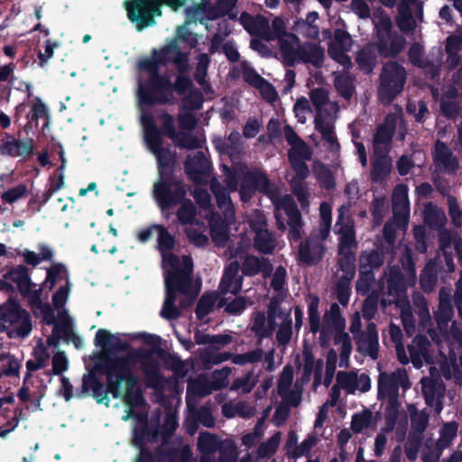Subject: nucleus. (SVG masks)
Instances as JSON below:
<instances>
[{
  "label": "nucleus",
  "instance_id": "1",
  "mask_svg": "<svg viewBox=\"0 0 462 462\" xmlns=\"http://www.w3.org/2000/svg\"><path fill=\"white\" fill-rule=\"evenodd\" d=\"M95 369L106 377V386L100 381L91 392L97 403L108 406V393L115 399L123 396L126 405L132 409L141 407L144 403L140 380L132 369L129 356L100 355Z\"/></svg>",
  "mask_w": 462,
  "mask_h": 462
},
{
  "label": "nucleus",
  "instance_id": "2",
  "mask_svg": "<svg viewBox=\"0 0 462 462\" xmlns=\"http://www.w3.org/2000/svg\"><path fill=\"white\" fill-rule=\"evenodd\" d=\"M163 263L171 270L166 272L165 299L161 310V316L167 320L177 319L180 311L176 308L177 294L189 293L192 284L193 262L190 256L182 257V266L178 255L169 253L162 254Z\"/></svg>",
  "mask_w": 462,
  "mask_h": 462
},
{
  "label": "nucleus",
  "instance_id": "3",
  "mask_svg": "<svg viewBox=\"0 0 462 462\" xmlns=\"http://www.w3.org/2000/svg\"><path fill=\"white\" fill-rule=\"evenodd\" d=\"M158 179L152 187V198L162 211L174 208L187 197L188 188L176 174V152L156 158Z\"/></svg>",
  "mask_w": 462,
  "mask_h": 462
},
{
  "label": "nucleus",
  "instance_id": "4",
  "mask_svg": "<svg viewBox=\"0 0 462 462\" xmlns=\"http://www.w3.org/2000/svg\"><path fill=\"white\" fill-rule=\"evenodd\" d=\"M346 209L341 206L337 209V218L334 226L335 234L338 235L337 254L340 258L337 265L340 271L350 278L356 274V250L358 246L355 220L346 214Z\"/></svg>",
  "mask_w": 462,
  "mask_h": 462
},
{
  "label": "nucleus",
  "instance_id": "5",
  "mask_svg": "<svg viewBox=\"0 0 462 462\" xmlns=\"http://www.w3.org/2000/svg\"><path fill=\"white\" fill-rule=\"evenodd\" d=\"M186 3L187 0H126L124 5L128 20L138 32H142L155 25V17L162 15V5L176 11Z\"/></svg>",
  "mask_w": 462,
  "mask_h": 462
},
{
  "label": "nucleus",
  "instance_id": "6",
  "mask_svg": "<svg viewBox=\"0 0 462 462\" xmlns=\"http://www.w3.org/2000/svg\"><path fill=\"white\" fill-rule=\"evenodd\" d=\"M147 79L138 81L137 97L142 106L156 105H172L175 102L171 95V79L167 74L156 70L145 72Z\"/></svg>",
  "mask_w": 462,
  "mask_h": 462
},
{
  "label": "nucleus",
  "instance_id": "7",
  "mask_svg": "<svg viewBox=\"0 0 462 462\" xmlns=\"http://www.w3.org/2000/svg\"><path fill=\"white\" fill-rule=\"evenodd\" d=\"M406 69L396 60H388L379 74L378 98L383 105L392 104L403 91L407 82Z\"/></svg>",
  "mask_w": 462,
  "mask_h": 462
},
{
  "label": "nucleus",
  "instance_id": "8",
  "mask_svg": "<svg viewBox=\"0 0 462 462\" xmlns=\"http://www.w3.org/2000/svg\"><path fill=\"white\" fill-rule=\"evenodd\" d=\"M0 317L4 326L8 325L12 329L8 332L9 337L24 338L32 329L31 314L23 309L14 297L0 305Z\"/></svg>",
  "mask_w": 462,
  "mask_h": 462
},
{
  "label": "nucleus",
  "instance_id": "9",
  "mask_svg": "<svg viewBox=\"0 0 462 462\" xmlns=\"http://www.w3.org/2000/svg\"><path fill=\"white\" fill-rule=\"evenodd\" d=\"M376 45L379 56L384 59H395L405 48V37L393 30V23L389 17L380 19Z\"/></svg>",
  "mask_w": 462,
  "mask_h": 462
},
{
  "label": "nucleus",
  "instance_id": "10",
  "mask_svg": "<svg viewBox=\"0 0 462 462\" xmlns=\"http://www.w3.org/2000/svg\"><path fill=\"white\" fill-rule=\"evenodd\" d=\"M180 55H188L181 51L176 40L162 47L161 50H153L150 57H144L137 61V69L140 72H151L156 70L161 73V67L166 66L169 62L175 65V60Z\"/></svg>",
  "mask_w": 462,
  "mask_h": 462
},
{
  "label": "nucleus",
  "instance_id": "11",
  "mask_svg": "<svg viewBox=\"0 0 462 462\" xmlns=\"http://www.w3.org/2000/svg\"><path fill=\"white\" fill-rule=\"evenodd\" d=\"M360 328L361 320L359 316H357L351 320L349 327V330L353 334L359 332L356 340V349L358 352L368 356L373 360H376L379 352V337L376 325L374 322H370L367 324L365 331H360Z\"/></svg>",
  "mask_w": 462,
  "mask_h": 462
},
{
  "label": "nucleus",
  "instance_id": "12",
  "mask_svg": "<svg viewBox=\"0 0 462 462\" xmlns=\"http://www.w3.org/2000/svg\"><path fill=\"white\" fill-rule=\"evenodd\" d=\"M411 387L409 375L404 368H397L392 373L380 372L378 376L377 395L379 400L386 396H399V388Z\"/></svg>",
  "mask_w": 462,
  "mask_h": 462
},
{
  "label": "nucleus",
  "instance_id": "13",
  "mask_svg": "<svg viewBox=\"0 0 462 462\" xmlns=\"http://www.w3.org/2000/svg\"><path fill=\"white\" fill-rule=\"evenodd\" d=\"M271 193V180L268 175L258 168L244 172L240 184V196L242 200L250 199L256 192Z\"/></svg>",
  "mask_w": 462,
  "mask_h": 462
},
{
  "label": "nucleus",
  "instance_id": "14",
  "mask_svg": "<svg viewBox=\"0 0 462 462\" xmlns=\"http://www.w3.org/2000/svg\"><path fill=\"white\" fill-rule=\"evenodd\" d=\"M141 122L143 126L146 144L155 158L174 152L170 147L163 146V139L160 137L159 127L151 113L143 114Z\"/></svg>",
  "mask_w": 462,
  "mask_h": 462
},
{
  "label": "nucleus",
  "instance_id": "15",
  "mask_svg": "<svg viewBox=\"0 0 462 462\" xmlns=\"http://www.w3.org/2000/svg\"><path fill=\"white\" fill-rule=\"evenodd\" d=\"M184 171L193 183L201 184L210 175L212 164L203 152L198 151L193 156L187 157Z\"/></svg>",
  "mask_w": 462,
  "mask_h": 462
},
{
  "label": "nucleus",
  "instance_id": "16",
  "mask_svg": "<svg viewBox=\"0 0 462 462\" xmlns=\"http://www.w3.org/2000/svg\"><path fill=\"white\" fill-rule=\"evenodd\" d=\"M143 357L144 359L140 364V369L145 376L146 387L155 391L162 390L164 386V376L161 373L160 363L151 356V353Z\"/></svg>",
  "mask_w": 462,
  "mask_h": 462
},
{
  "label": "nucleus",
  "instance_id": "17",
  "mask_svg": "<svg viewBox=\"0 0 462 462\" xmlns=\"http://www.w3.org/2000/svg\"><path fill=\"white\" fill-rule=\"evenodd\" d=\"M301 44L300 38L294 33H289L287 38L280 39L279 52L285 67H294L298 62Z\"/></svg>",
  "mask_w": 462,
  "mask_h": 462
},
{
  "label": "nucleus",
  "instance_id": "18",
  "mask_svg": "<svg viewBox=\"0 0 462 462\" xmlns=\"http://www.w3.org/2000/svg\"><path fill=\"white\" fill-rule=\"evenodd\" d=\"M326 247L319 240L306 239L300 242L298 250V260L300 263L308 266L319 263L324 254Z\"/></svg>",
  "mask_w": 462,
  "mask_h": 462
},
{
  "label": "nucleus",
  "instance_id": "19",
  "mask_svg": "<svg viewBox=\"0 0 462 462\" xmlns=\"http://www.w3.org/2000/svg\"><path fill=\"white\" fill-rule=\"evenodd\" d=\"M5 136L7 140L0 143L1 155L31 157L33 154L34 147L32 139L26 141L16 140L8 133H5Z\"/></svg>",
  "mask_w": 462,
  "mask_h": 462
},
{
  "label": "nucleus",
  "instance_id": "20",
  "mask_svg": "<svg viewBox=\"0 0 462 462\" xmlns=\"http://www.w3.org/2000/svg\"><path fill=\"white\" fill-rule=\"evenodd\" d=\"M165 443L156 448L157 462H191L193 453L189 445L182 447L164 446Z\"/></svg>",
  "mask_w": 462,
  "mask_h": 462
},
{
  "label": "nucleus",
  "instance_id": "21",
  "mask_svg": "<svg viewBox=\"0 0 462 462\" xmlns=\"http://www.w3.org/2000/svg\"><path fill=\"white\" fill-rule=\"evenodd\" d=\"M241 271L247 277H253L261 273L264 278H267L272 275L273 267L268 258L247 254L242 263Z\"/></svg>",
  "mask_w": 462,
  "mask_h": 462
},
{
  "label": "nucleus",
  "instance_id": "22",
  "mask_svg": "<svg viewBox=\"0 0 462 462\" xmlns=\"http://www.w3.org/2000/svg\"><path fill=\"white\" fill-rule=\"evenodd\" d=\"M175 67L178 71L175 82H171V95L176 92L178 95H184L193 87V82L187 75L189 69V56L180 55L175 60Z\"/></svg>",
  "mask_w": 462,
  "mask_h": 462
},
{
  "label": "nucleus",
  "instance_id": "23",
  "mask_svg": "<svg viewBox=\"0 0 462 462\" xmlns=\"http://www.w3.org/2000/svg\"><path fill=\"white\" fill-rule=\"evenodd\" d=\"M95 345L105 351L103 355H108L110 356H112L110 354L125 351L129 346L128 343L124 342L119 337L111 334L105 328H99L97 331Z\"/></svg>",
  "mask_w": 462,
  "mask_h": 462
},
{
  "label": "nucleus",
  "instance_id": "24",
  "mask_svg": "<svg viewBox=\"0 0 462 462\" xmlns=\"http://www.w3.org/2000/svg\"><path fill=\"white\" fill-rule=\"evenodd\" d=\"M378 55L376 42L364 45L356 56L358 69L365 75L371 74L377 64Z\"/></svg>",
  "mask_w": 462,
  "mask_h": 462
},
{
  "label": "nucleus",
  "instance_id": "25",
  "mask_svg": "<svg viewBox=\"0 0 462 462\" xmlns=\"http://www.w3.org/2000/svg\"><path fill=\"white\" fill-rule=\"evenodd\" d=\"M3 277L14 282L22 296H27L30 293V287L34 286L29 274V269L23 264L10 268Z\"/></svg>",
  "mask_w": 462,
  "mask_h": 462
},
{
  "label": "nucleus",
  "instance_id": "26",
  "mask_svg": "<svg viewBox=\"0 0 462 462\" xmlns=\"http://www.w3.org/2000/svg\"><path fill=\"white\" fill-rule=\"evenodd\" d=\"M325 50L319 44L305 42L301 44L299 60L306 64H311L317 69H319L324 64Z\"/></svg>",
  "mask_w": 462,
  "mask_h": 462
},
{
  "label": "nucleus",
  "instance_id": "27",
  "mask_svg": "<svg viewBox=\"0 0 462 462\" xmlns=\"http://www.w3.org/2000/svg\"><path fill=\"white\" fill-rule=\"evenodd\" d=\"M160 435H162V432L158 425L149 426L147 422H144L141 426L134 428L133 444L139 448L140 450L143 448H147L145 447L146 443L157 442Z\"/></svg>",
  "mask_w": 462,
  "mask_h": 462
},
{
  "label": "nucleus",
  "instance_id": "28",
  "mask_svg": "<svg viewBox=\"0 0 462 462\" xmlns=\"http://www.w3.org/2000/svg\"><path fill=\"white\" fill-rule=\"evenodd\" d=\"M387 148L384 152L381 151L378 154H374L376 158L372 162L371 180L373 182H381L385 180L392 171V160L387 156Z\"/></svg>",
  "mask_w": 462,
  "mask_h": 462
},
{
  "label": "nucleus",
  "instance_id": "29",
  "mask_svg": "<svg viewBox=\"0 0 462 462\" xmlns=\"http://www.w3.org/2000/svg\"><path fill=\"white\" fill-rule=\"evenodd\" d=\"M393 202L394 206V217L397 221L406 223L409 217V200L407 187L405 185H399L395 188L393 195Z\"/></svg>",
  "mask_w": 462,
  "mask_h": 462
},
{
  "label": "nucleus",
  "instance_id": "30",
  "mask_svg": "<svg viewBox=\"0 0 462 462\" xmlns=\"http://www.w3.org/2000/svg\"><path fill=\"white\" fill-rule=\"evenodd\" d=\"M416 1L417 0H402L397 5L398 14L396 16V25L402 32L413 31L416 26L410 7V5L415 4Z\"/></svg>",
  "mask_w": 462,
  "mask_h": 462
},
{
  "label": "nucleus",
  "instance_id": "31",
  "mask_svg": "<svg viewBox=\"0 0 462 462\" xmlns=\"http://www.w3.org/2000/svg\"><path fill=\"white\" fill-rule=\"evenodd\" d=\"M310 151H308V153L303 152L301 155L288 152V161L295 172L292 181H304V180L309 176L310 170L305 161H310Z\"/></svg>",
  "mask_w": 462,
  "mask_h": 462
},
{
  "label": "nucleus",
  "instance_id": "32",
  "mask_svg": "<svg viewBox=\"0 0 462 462\" xmlns=\"http://www.w3.org/2000/svg\"><path fill=\"white\" fill-rule=\"evenodd\" d=\"M395 131L396 125L393 121L391 123L385 122L376 128L373 140L374 154H378L382 151L380 148L381 144L387 147L391 145Z\"/></svg>",
  "mask_w": 462,
  "mask_h": 462
},
{
  "label": "nucleus",
  "instance_id": "33",
  "mask_svg": "<svg viewBox=\"0 0 462 462\" xmlns=\"http://www.w3.org/2000/svg\"><path fill=\"white\" fill-rule=\"evenodd\" d=\"M383 250L370 249L363 251L359 255V269L374 272L383 265Z\"/></svg>",
  "mask_w": 462,
  "mask_h": 462
},
{
  "label": "nucleus",
  "instance_id": "34",
  "mask_svg": "<svg viewBox=\"0 0 462 462\" xmlns=\"http://www.w3.org/2000/svg\"><path fill=\"white\" fill-rule=\"evenodd\" d=\"M388 294L395 299L401 298L406 293L404 276L400 269H391L387 279Z\"/></svg>",
  "mask_w": 462,
  "mask_h": 462
},
{
  "label": "nucleus",
  "instance_id": "35",
  "mask_svg": "<svg viewBox=\"0 0 462 462\" xmlns=\"http://www.w3.org/2000/svg\"><path fill=\"white\" fill-rule=\"evenodd\" d=\"M210 190L213 193L217 205L220 209L228 211L234 210L231 197L226 188L224 187L217 179H212L210 181Z\"/></svg>",
  "mask_w": 462,
  "mask_h": 462
},
{
  "label": "nucleus",
  "instance_id": "36",
  "mask_svg": "<svg viewBox=\"0 0 462 462\" xmlns=\"http://www.w3.org/2000/svg\"><path fill=\"white\" fill-rule=\"evenodd\" d=\"M222 444L217 435L201 432L198 438L197 448L203 456L211 455L218 450Z\"/></svg>",
  "mask_w": 462,
  "mask_h": 462
},
{
  "label": "nucleus",
  "instance_id": "37",
  "mask_svg": "<svg viewBox=\"0 0 462 462\" xmlns=\"http://www.w3.org/2000/svg\"><path fill=\"white\" fill-rule=\"evenodd\" d=\"M284 136L287 143L291 146L288 152L301 155L303 152L308 153V151H310L308 144L298 135L291 126L286 125L284 127Z\"/></svg>",
  "mask_w": 462,
  "mask_h": 462
},
{
  "label": "nucleus",
  "instance_id": "38",
  "mask_svg": "<svg viewBox=\"0 0 462 462\" xmlns=\"http://www.w3.org/2000/svg\"><path fill=\"white\" fill-rule=\"evenodd\" d=\"M387 403L384 411L385 423L387 427V430H393L395 427L400 411L399 408L401 406L399 396H386Z\"/></svg>",
  "mask_w": 462,
  "mask_h": 462
},
{
  "label": "nucleus",
  "instance_id": "39",
  "mask_svg": "<svg viewBox=\"0 0 462 462\" xmlns=\"http://www.w3.org/2000/svg\"><path fill=\"white\" fill-rule=\"evenodd\" d=\"M242 73L244 80L251 87L262 88L265 85L272 88L273 95H276L271 84L259 75L254 68L249 67L246 62H243L242 64Z\"/></svg>",
  "mask_w": 462,
  "mask_h": 462
},
{
  "label": "nucleus",
  "instance_id": "40",
  "mask_svg": "<svg viewBox=\"0 0 462 462\" xmlns=\"http://www.w3.org/2000/svg\"><path fill=\"white\" fill-rule=\"evenodd\" d=\"M21 365L10 354H0V378L3 376H18Z\"/></svg>",
  "mask_w": 462,
  "mask_h": 462
},
{
  "label": "nucleus",
  "instance_id": "41",
  "mask_svg": "<svg viewBox=\"0 0 462 462\" xmlns=\"http://www.w3.org/2000/svg\"><path fill=\"white\" fill-rule=\"evenodd\" d=\"M177 217L182 225L192 224L197 216V208L194 203L185 197V199L179 204Z\"/></svg>",
  "mask_w": 462,
  "mask_h": 462
},
{
  "label": "nucleus",
  "instance_id": "42",
  "mask_svg": "<svg viewBox=\"0 0 462 462\" xmlns=\"http://www.w3.org/2000/svg\"><path fill=\"white\" fill-rule=\"evenodd\" d=\"M218 307H225V311L230 315H240L246 309L247 300L244 296H236L235 299L228 302V299L223 297L218 302Z\"/></svg>",
  "mask_w": 462,
  "mask_h": 462
},
{
  "label": "nucleus",
  "instance_id": "43",
  "mask_svg": "<svg viewBox=\"0 0 462 462\" xmlns=\"http://www.w3.org/2000/svg\"><path fill=\"white\" fill-rule=\"evenodd\" d=\"M337 93L346 100L351 99L355 92L354 80L349 75H339L334 81Z\"/></svg>",
  "mask_w": 462,
  "mask_h": 462
},
{
  "label": "nucleus",
  "instance_id": "44",
  "mask_svg": "<svg viewBox=\"0 0 462 462\" xmlns=\"http://www.w3.org/2000/svg\"><path fill=\"white\" fill-rule=\"evenodd\" d=\"M216 300L217 297L213 293H205L200 297L195 309L199 320H202L212 311Z\"/></svg>",
  "mask_w": 462,
  "mask_h": 462
},
{
  "label": "nucleus",
  "instance_id": "45",
  "mask_svg": "<svg viewBox=\"0 0 462 462\" xmlns=\"http://www.w3.org/2000/svg\"><path fill=\"white\" fill-rule=\"evenodd\" d=\"M96 372L97 371L94 368L92 371L83 375L81 388L79 389L76 393L78 398L82 399L89 395L90 393L100 383V380L97 376Z\"/></svg>",
  "mask_w": 462,
  "mask_h": 462
},
{
  "label": "nucleus",
  "instance_id": "46",
  "mask_svg": "<svg viewBox=\"0 0 462 462\" xmlns=\"http://www.w3.org/2000/svg\"><path fill=\"white\" fill-rule=\"evenodd\" d=\"M157 356L170 370L180 372L184 368V362L175 353H170L163 348H159L157 351Z\"/></svg>",
  "mask_w": 462,
  "mask_h": 462
},
{
  "label": "nucleus",
  "instance_id": "47",
  "mask_svg": "<svg viewBox=\"0 0 462 462\" xmlns=\"http://www.w3.org/2000/svg\"><path fill=\"white\" fill-rule=\"evenodd\" d=\"M254 246L265 254H272L274 250L273 239L268 230H260L254 237Z\"/></svg>",
  "mask_w": 462,
  "mask_h": 462
},
{
  "label": "nucleus",
  "instance_id": "48",
  "mask_svg": "<svg viewBox=\"0 0 462 462\" xmlns=\"http://www.w3.org/2000/svg\"><path fill=\"white\" fill-rule=\"evenodd\" d=\"M351 281L346 275H341L336 283V292L338 302L346 306L351 296Z\"/></svg>",
  "mask_w": 462,
  "mask_h": 462
},
{
  "label": "nucleus",
  "instance_id": "49",
  "mask_svg": "<svg viewBox=\"0 0 462 462\" xmlns=\"http://www.w3.org/2000/svg\"><path fill=\"white\" fill-rule=\"evenodd\" d=\"M247 18L250 20L249 25H245V30L251 34V35H258L264 30L268 24V20L263 16V15H257L256 17L251 16L249 14L244 12L241 14V19Z\"/></svg>",
  "mask_w": 462,
  "mask_h": 462
},
{
  "label": "nucleus",
  "instance_id": "50",
  "mask_svg": "<svg viewBox=\"0 0 462 462\" xmlns=\"http://www.w3.org/2000/svg\"><path fill=\"white\" fill-rule=\"evenodd\" d=\"M425 223L433 229H439L446 224L447 218L444 213L432 207H427L424 212Z\"/></svg>",
  "mask_w": 462,
  "mask_h": 462
},
{
  "label": "nucleus",
  "instance_id": "51",
  "mask_svg": "<svg viewBox=\"0 0 462 462\" xmlns=\"http://www.w3.org/2000/svg\"><path fill=\"white\" fill-rule=\"evenodd\" d=\"M458 424L457 421L446 422L441 427L439 443L442 448H448L457 435Z\"/></svg>",
  "mask_w": 462,
  "mask_h": 462
},
{
  "label": "nucleus",
  "instance_id": "52",
  "mask_svg": "<svg viewBox=\"0 0 462 462\" xmlns=\"http://www.w3.org/2000/svg\"><path fill=\"white\" fill-rule=\"evenodd\" d=\"M28 194V188L21 183L13 187L1 194V199L4 203L14 204L17 200L25 198Z\"/></svg>",
  "mask_w": 462,
  "mask_h": 462
},
{
  "label": "nucleus",
  "instance_id": "53",
  "mask_svg": "<svg viewBox=\"0 0 462 462\" xmlns=\"http://www.w3.org/2000/svg\"><path fill=\"white\" fill-rule=\"evenodd\" d=\"M158 231V248L162 254L171 251L175 245L174 236L161 225H154Z\"/></svg>",
  "mask_w": 462,
  "mask_h": 462
},
{
  "label": "nucleus",
  "instance_id": "54",
  "mask_svg": "<svg viewBox=\"0 0 462 462\" xmlns=\"http://www.w3.org/2000/svg\"><path fill=\"white\" fill-rule=\"evenodd\" d=\"M173 142L180 149L193 150L201 146L200 141L189 132H180L174 138Z\"/></svg>",
  "mask_w": 462,
  "mask_h": 462
},
{
  "label": "nucleus",
  "instance_id": "55",
  "mask_svg": "<svg viewBox=\"0 0 462 462\" xmlns=\"http://www.w3.org/2000/svg\"><path fill=\"white\" fill-rule=\"evenodd\" d=\"M437 281V273L433 268L426 265L421 271L420 277V284L422 291L427 293L431 292L436 287Z\"/></svg>",
  "mask_w": 462,
  "mask_h": 462
},
{
  "label": "nucleus",
  "instance_id": "56",
  "mask_svg": "<svg viewBox=\"0 0 462 462\" xmlns=\"http://www.w3.org/2000/svg\"><path fill=\"white\" fill-rule=\"evenodd\" d=\"M373 413L369 410H365L361 413H355L352 416L351 430L355 433H360L363 430L367 429L372 421Z\"/></svg>",
  "mask_w": 462,
  "mask_h": 462
},
{
  "label": "nucleus",
  "instance_id": "57",
  "mask_svg": "<svg viewBox=\"0 0 462 462\" xmlns=\"http://www.w3.org/2000/svg\"><path fill=\"white\" fill-rule=\"evenodd\" d=\"M27 117L30 118L31 121L36 122V124L39 119L44 118L46 120L44 126L49 125L50 117L48 108L40 97H36L34 98V103Z\"/></svg>",
  "mask_w": 462,
  "mask_h": 462
},
{
  "label": "nucleus",
  "instance_id": "58",
  "mask_svg": "<svg viewBox=\"0 0 462 462\" xmlns=\"http://www.w3.org/2000/svg\"><path fill=\"white\" fill-rule=\"evenodd\" d=\"M291 192L297 198L302 209L310 206V193L304 181H291Z\"/></svg>",
  "mask_w": 462,
  "mask_h": 462
},
{
  "label": "nucleus",
  "instance_id": "59",
  "mask_svg": "<svg viewBox=\"0 0 462 462\" xmlns=\"http://www.w3.org/2000/svg\"><path fill=\"white\" fill-rule=\"evenodd\" d=\"M64 272H66V268L63 263H53L47 269V275L42 283V287L49 289L50 291L52 290L57 281L60 279V274Z\"/></svg>",
  "mask_w": 462,
  "mask_h": 462
},
{
  "label": "nucleus",
  "instance_id": "60",
  "mask_svg": "<svg viewBox=\"0 0 462 462\" xmlns=\"http://www.w3.org/2000/svg\"><path fill=\"white\" fill-rule=\"evenodd\" d=\"M291 336L292 321L291 314H286V319L280 325L276 332V340L279 345L285 346L291 341Z\"/></svg>",
  "mask_w": 462,
  "mask_h": 462
},
{
  "label": "nucleus",
  "instance_id": "61",
  "mask_svg": "<svg viewBox=\"0 0 462 462\" xmlns=\"http://www.w3.org/2000/svg\"><path fill=\"white\" fill-rule=\"evenodd\" d=\"M320 214V234L326 237L330 230L332 223L331 207L327 202H322L319 207Z\"/></svg>",
  "mask_w": 462,
  "mask_h": 462
},
{
  "label": "nucleus",
  "instance_id": "62",
  "mask_svg": "<svg viewBox=\"0 0 462 462\" xmlns=\"http://www.w3.org/2000/svg\"><path fill=\"white\" fill-rule=\"evenodd\" d=\"M210 63V59L208 54L202 53L198 58V64L194 73L195 80L200 85L204 86L206 83V77L208 69Z\"/></svg>",
  "mask_w": 462,
  "mask_h": 462
},
{
  "label": "nucleus",
  "instance_id": "63",
  "mask_svg": "<svg viewBox=\"0 0 462 462\" xmlns=\"http://www.w3.org/2000/svg\"><path fill=\"white\" fill-rule=\"evenodd\" d=\"M337 384L349 393H353L357 384V375L352 372L339 371L337 374Z\"/></svg>",
  "mask_w": 462,
  "mask_h": 462
},
{
  "label": "nucleus",
  "instance_id": "64",
  "mask_svg": "<svg viewBox=\"0 0 462 462\" xmlns=\"http://www.w3.org/2000/svg\"><path fill=\"white\" fill-rule=\"evenodd\" d=\"M448 206L452 225L456 228H460L462 226V209L459 208L457 200L454 196H448Z\"/></svg>",
  "mask_w": 462,
  "mask_h": 462
}]
</instances>
